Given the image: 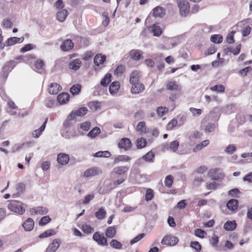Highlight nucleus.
<instances>
[{
  "label": "nucleus",
  "mask_w": 252,
  "mask_h": 252,
  "mask_svg": "<svg viewBox=\"0 0 252 252\" xmlns=\"http://www.w3.org/2000/svg\"><path fill=\"white\" fill-rule=\"evenodd\" d=\"M25 206H26V205L21 202L17 200H13L9 203L8 208L12 212L19 215H22L25 213L26 210Z\"/></svg>",
  "instance_id": "nucleus-1"
},
{
  "label": "nucleus",
  "mask_w": 252,
  "mask_h": 252,
  "mask_svg": "<svg viewBox=\"0 0 252 252\" xmlns=\"http://www.w3.org/2000/svg\"><path fill=\"white\" fill-rule=\"evenodd\" d=\"M88 112V109L86 107H83L79 108L74 111H73L68 116V119L64 123V126H69L70 125V121L72 120H74L73 119L75 118L77 116L82 117L84 116L87 114Z\"/></svg>",
  "instance_id": "nucleus-2"
},
{
  "label": "nucleus",
  "mask_w": 252,
  "mask_h": 252,
  "mask_svg": "<svg viewBox=\"0 0 252 252\" xmlns=\"http://www.w3.org/2000/svg\"><path fill=\"white\" fill-rule=\"evenodd\" d=\"M178 6L179 8L180 14L182 17H186L190 12V5L187 0H178Z\"/></svg>",
  "instance_id": "nucleus-3"
},
{
  "label": "nucleus",
  "mask_w": 252,
  "mask_h": 252,
  "mask_svg": "<svg viewBox=\"0 0 252 252\" xmlns=\"http://www.w3.org/2000/svg\"><path fill=\"white\" fill-rule=\"evenodd\" d=\"M101 170L98 167H93L87 169L84 172L83 177L85 178H91L94 176L101 174Z\"/></svg>",
  "instance_id": "nucleus-4"
},
{
  "label": "nucleus",
  "mask_w": 252,
  "mask_h": 252,
  "mask_svg": "<svg viewBox=\"0 0 252 252\" xmlns=\"http://www.w3.org/2000/svg\"><path fill=\"white\" fill-rule=\"evenodd\" d=\"M179 240L177 237L169 235L163 237L161 241V243L163 245L169 246H174L178 242Z\"/></svg>",
  "instance_id": "nucleus-5"
},
{
  "label": "nucleus",
  "mask_w": 252,
  "mask_h": 252,
  "mask_svg": "<svg viewBox=\"0 0 252 252\" xmlns=\"http://www.w3.org/2000/svg\"><path fill=\"white\" fill-rule=\"evenodd\" d=\"M93 239L99 245L106 246L107 245V240L103 234L100 235L98 232L94 233L93 235Z\"/></svg>",
  "instance_id": "nucleus-6"
},
{
  "label": "nucleus",
  "mask_w": 252,
  "mask_h": 252,
  "mask_svg": "<svg viewBox=\"0 0 252 252\" xmlns=\"http://www.w3.org/2000/svg\"><path fill=\"white\" fill-rule=\"evenodd\" d=\"M48 212L47 208L44 207L38 206L32 208L30 210V212L32 215H44Z\"/></svg>",
  "instance_id": "nucleus-7"
},
{
  "label": "nucleus",
  "mask_w": 252,
  "mask_h": 252,
  "mask_svg": "<svg viewBox=\"0 0 252 252\" xmlns=\"http://www.w3.org/2000/svg\"><path fill=\"white\" fill-rule=\"evenodd\" d=\"M17 64V62L14 61H10L7 62L3 67V76L6 78L8 71L11 70Z\"/></svg>",
  "instance_id": "nucleus-8"
},
{
  "label": "nucleus",
  "mask_w": 252,
  "mask_h": 252,
  "mask_svg": "<svg viewBox=\"0 0 252 252\" xmlns=\"http://www.w3.org/2000/svg\"><path fill=\"white\" fill-rule=\"evenodd\" d=\"M147 28L155 36H159L162 33V29L158 24H154Z\"/></svg>",
  "instance_id": "nucleus-9"
},
{
  "label": "nucleus",
  "mask_w": 252,
  "mask_h": 252,
  "mask_svg": "<svg viewBox=\"0 0 252 252\" xmlns=\"http://www.w3.org/2000/svg\"><path fill=\"white\" fill-rule=\"evenodd\" d=\"M69 160V156L64 153L59 154L57 156V161L61 165L67 164Z\"/></svg>",
  "instance_id": "nucleus-10"
},
{
  "label": "nucleus",
  "mask_w": 252,
  "mask_h": 252,
  "mask_svg": "<svg viewBox=\"0 0 252 252\" xmlns=\"http://www.w3.org/2000/svg\"><path fill=\"white\" fill-rule=\"evenodd\" d=\"M74 47V44L70 39L64 40L60 46V49L63 51H68Z\"/></svg>",
  "instance_id": "nucleus-11"
},
{
  "label": "nucleus",
  "mask_w": 252,
  "mask_h": 252,
  "mask_svg": "<svg viewBox=\"0 0 252 252\" xmlns=\"http://www.w3.org/2000/svg\"><path fill=\"white\" fill-rule=\"evenodd\" d=\"M132 87L131 89V92L133 94H137L142 92L144 89V85L140 82L136 83L135 84H131Z\"/></svg>",
  "instance_id": "nucleus-12"
},
{
  "label": "nucleus",
  "mask_w": 252,
  "mask_h": 252,
  "mask_svg": "<svg viewBox=\"0 0 252 252\" xmlns=\"http://www.w3.org/2000/svg\"><path fill=\"white\" fill-rule=\"evenodd\" d=\"M120 148L124 149L125 150H129L131 147V143L130 140L127 138H122L118 143Z\"/></svg>",
  "instance_id": "nucleus-13"
},
{
  "label": "nucleus",
  "mask_w": 252,
  "mask_h": 252,
  "mask_svg": "<svg viewBox=\"0 0 252 252\" xmlns=\"http://www.w3.org/2000/svg\"><path fill=\"white\" fill-rule=\"evenodd\" d=\"M166 89L169 91H178L181 90L182 87L180 85L174 81H171L166 84Z\"/></svg>",
  "instance_id": "nucleus-14"
},
{
  "label": "nucleus",
  "mask_w": 252,
  "mask_h": 252,
  "mask_svg": "<svg viewBox=\"0 0 252 252\" xmlns=\"http://www.w3.org/2000/svg\"><path fill=\"white\" fill-rule=\"evenodd\" d=\"M141 72L138 70L133 71L129 78V82L131 84H135L136 83H139V79L141 77Z\"/></svg>",
  "instance_id": "nucleus-15"
},
{
  "label": "nucleus",
  "mask_w": 252,
  "mask_h": 252,
  "mask_svg": "<svg viewBox=\"0 0 252 252\" xmlns=\"http://www.w3.org/2000/svg\"><path fill=\"white\" fill-rule=\"evenodd\" d=\"M60 245V241L59 239H54L52 243L48 247L46 252H55Z\"/></svg>",
  "instance_id": "nucleus-16"
},
{
  "label": "nucleus",
  "mask_w": 252,
  "mask_h": 252,
  "mask_svg": "<svg viewBox=\"0 0 252 252\" xmlns=\"http://www.w3.org/2000/svg\"><path fill=\"white\" fill-rule=\"evenodd\" d=\"M81 65V61L79 59H77L71 61L68 64V67L70 69L76 71L80 68Z\"/></svg>",
  "instance_id": "nucleus-17"
},
{
  "label": "nucleus",
  "mask_w": 252,
  "mask_h": 252,
  "mask_svg": "<svg viewBox=\"0 0 252 252\" xmlns=\"http://www.w3.org/2000/svg\"><path fill=\"white\" fill-rule=\"evenodd\" d=\"M24 40L23 37H12L8 38L5 43V45L12 46L16 43H22Z\"/></svg>",
  "instance_id": "nucleus-18"
},
{
  "label": "nucleus",
  "mask_w": 252,
  "mask_h": 252,
  "mask_svg": "<svg viewBox=\"0 0 252 252\" xmlns=\"http://www.w3.org/2000/svg\"><path fill=\"white\" fill-rule=\"evenodd\" d=\"M62 87L58 83H51L49 87L48 91L50 94H56L61 90Z\"/></svg>",
  "instance_id": "nucleus-19"
},
{
  "label": "nucleus",
  "mask_w": 252,
  "mask_h": 252,
  "mask_svg": "<svg viewBox=\"0 0 252 252\" xmlns=\"http://www.w3.org/2000/svg\"><path fill=\"white\" fill-rule=\"evenodd\" d=\"M68 15V12L66 9H60L57 12V19L61 22H63Z\"/></svg>",
  "instance_id": "nucleus-20"
},
{
  "label": "nucleus",
  "mask_w": 252,
  "mask_h": 252,
  "mask_svg": "<svg viewBox=\"0 0 252 252\" xmlns=\"http://www.w3.org/2000/svg\"><path fill=\"white\" fill-rule=\"evenodd\" d=\"M58 102L61 104H65L69 101V95L67 93H63L58 95L57 97Z\"/></svg>",
  "instance_id": "nucleus-21"
},
{
  "label": "nucleus",
  "mask_w": 252,
  "mask_h": 252,
  "mask_svg": "<svg viewBox=\"0 0 252 252\" xmlns=\"http://www.w3.org/2000/svg\"><path fill=\"white\" fill-rule=\"evenodd\" d=\"M23 226L27 231L32 230L34 226V221L31 218H28L23 224Z\"/></svg>",
  "instance_id": "nucleus-22"
},
{
  "label": "nucleus",
  "mask_w": 252,
  "mask_h": 252,
  "mask_svg": "<svg viewBox=\"0 0 252 252\" xmlns=\"http://www.w3.org/2000/svg\"><path fill=\"white\" fill-rule=\"evenodd\" d=\"M153 15L155 17H162L165 15V10L160 6H157L153 10Z\"/></svg>",
  "instance_id": "nucleus-23"
},
{
  "label": "nucleus",
  "mask_w": 252,
  "mask_h": 252,
  "mask_svg": "<svg viewBox=\"0 0 252 252\" xmlns=\"http://www.w3.org/2000/svg\"><path fill=\"white\" fill-rule=\"evenodd\" d=\"M8 106V112L11 115H15L17 114V112L15 110L17 109V106L15 105L14 102L11 100H9L7 101Z\"/></svg>",
  "instance_id": "nucleus-24"
},
{
  "label": "nucleus",
  "mask_w": 252,
  "mask_h": 252,
  "mask_svg": "<svg viewBox=\"0 0 252 252\" xmlns=\"http://www.w3.org/2000/svg\"><path fill=\"white\" fill-rule=\"evenodd\" d=\"M130 58L135 61H139L141 58V51L138 50H132L129 52Z\"/></svg>",
  "instance_id": "nucleus-25"
},
{
  "label": "nucleus",
  "mask_w": 252,
  "mask_h": 252,
  "mask_svg": "<svg viewBox=\"0 0 252 252\" xmlns=\"http://www.w3.org/2000/svg\"><path fill=\"white\" fill-rule=\"evenodd\" d=\"M226 206L231 211H235L238 208V200L235 199H231L228 201Z\"/></svg>",
  "instance_id": "nucleus-26"
},
{
  "label": "nucleus",
  "mask_w": 252,
  "mask_h": 252,
  "mask_svg": "<svg viewBox=\"0 0 252 252\" xmlns=\"http://www.w3.org/2000/svg\"><path fill=\"white\" fill-rule=\"evenodd\" d=\"M236 223L235 221H227L223 225V228L227 231H232L236 227Z\"/></svg>",
  "instance_id": "nucleus-27"
},
{
  "label": "nucleus",
  "mask_w": 252,
  "mask_h": 252,
  "mask_svg": "<svg viewBox=\"0 0 252 252\" xmlns=\"http://www.w3.org/2000/svg\"><path fill=\"white\" fill-rule=\"evenodd\" d=\"M209 143V140H205L200 143L196 145L194 147V148L192 149V151L194 153H197L198 151H200L202 149H203L204 147L207 146Z\"/></svg>",
  "instance_id": "nucleus-28"
},
{
  "label": "nucleus",
  "mask_w": 252,
  "mask_h": 252,
  "mask_svg": "<svg viewBox=\"0 0 252 252\" xmlns=\"http://www.w3.org/2000/svg\"><path fill=\"white\" fill-rule=\"evenodd\" d=\"M154 154L152 152H149L145 155L143 156L141 158L139 159L137 162H140L142 159H144L146 161L153 162H154Z\"/></svg>",
  "instance_id": "nucleus-29"
},
{
  "label": "nucleus",
  "mask_w": 252,
  "mask_h": 252,
  "mask_svg": "<svg viewBox=\"0 0 252 252\" xmlns=\"http://www.w3.org/2000/svg\"><path fill=\"white\" fill-rule=\"evenodd\" d=\"M116 234V228L115 226L108 227L105 231V235L109 238H112L115 237Z\"/></svg>",
  "instance_id": "nucleus-30"
},
{
  "label": "nucleus",
  "mask_w": 252,
  "mask_h": 252,
  "mask_svg": "<svg viewBox=\"0 0 252 252\" xmlns=\"http://www.w3.org/2000/svg\"><path fill=\"white\" fill-rule=\"evenodd\" d=\"M128 170V167L119 166L116 167L113 169V172L118 175H124Z\"/></svg>",
  "instance_id": "nucleus-31"
},
{
  "label": "nucleus",
  "mask_w": 252,
  "mask_h": 252,
  "mask_svg": "<svg viewBox=\"0 0 252 252\" xmlns=\"http://www.w3.org/2000/svg\"><path fill=\"white\" fill-rule=\"evenodd\" d=\"M119 88V83L118 82H114L109 87V92L112 94H114L118 92Z\"/></svg>",
  "instance_id": "nucleus-32"
},
{
  "label": "nucleus",
  "mask_w": 252,
  "mask_h": 252,
  "mask_svg": "<svg viewBox=\"0 0 252 252\" xmlns=\"http://www.w3.org/2000/svg\"><path fill=\"white\" fill-rule=\"evenodd\" d=\"M106 214L105 209L103 207H101L95 213V216L98 220H103L105 218Z\"/></svg>",
  "instance_id": "nucleus-33"
},
{
  "label": "nucleus",
  "mask_w": 252,
  "mask_h": 252,
  "mask_svg": "<svg viewBox=\"0 0 252 252\" xmlns=\"http://www.w3.org/2000/svg\"><path fill=\"white\" fill-rule=\"evenodd\" d=\"M106 57L100 54L96 55L94 58V63L97 66L102 64L105 61Z\"/></svg>",
  "instance_id": "nucleus-34"
},
{
  "label": "nucleus",
  "mask_w": 252,
  "mask_h": 252,
  "mask_svg": "<svg viewBox=\"0 0 252 252\" xmlns=\"http://www.w3.org/2000/svg\"><path fill=\"white\" fill-rule=\"evenodd\" d=\"M34 66L36 71L41 73L44 70V62L42 60H38L35 62Z\"/></svg>",
  "instance_id": "nucleus-35"
},
{
  "label": "nucleus",
  "mask_w": 252,
  "mask_h": 252,
  "mask_svg": "<svg viewBox=\"0 0 252 252\" xmlns=\"http://www.w3.org/2000/svg\"><path fill=\"white\" fill-rule=\"evenodd\" d=\"M56 232L53 229H49L42 233L39 235V238H43L49 236L54 235Z\"/></svg>",
  "instance_id": "nucleus-36"
},
{
  "label": "nucleus",
  "mask_w": 252,
  "mask_h": 252,
  "mask_svg": "<svg viewBox=\"0 0 252 252\" xmlns=\"http://www.w3.org/2000/svg\"><path fill=\"white\" fill-rule=\"evenodd\" d=\"M81 86L79 84H75L70 89V92L73 95L78 94L81 90Z\"/></svg>",
  "instance_id": "nucleus-37"
},
{
  "label": "nucleus",
  "mask_w": 252,
  "mask_h": 252,
  "mask_svg": "<svg viewBox=\"0 0 252 252\" xmlns=\"http://www.w3.org/2000/svg\"><path fill=\"white\" fill-rule=\"evenodd\" d=\"M223 37L220 34H214L211 36V41L215 43H220Z\"/></svg>",
  "instance_id": "nucleus-38"
},
{
  "label": "nucleus",
  "mask_w": 252,
  "mask_h": 252,
  "mask_svg": "<svg viewBox=\"0 0 252 252\" xmlns=\"http://www.w3.org/2000/svg\"><path fill=\"white\" fill-rule=\"evenodd\" d=\"M147 143V142L145 139L143 138H140L137 139L136 140V146L138 148H142L146 146Z\"/></svg>",
  "instance_id": "nucleus-39"
},
{
  "label": "nucleus",
  "mask_w": 252,
  "mask_h": 252,
  "mask_svg": "<svg viewBox=\"0 0 252 252\" xmlns=\"http://www.w3.org/2000/svg\"><path fill=\"white\" fill-rule=\"evenodd\" d=\"M177 126H178V121L176 119H173L168 123L166 128L167 130H172Z\"/></svg>",
  "instance_id": "nucleus-40"
},
{
  "label": "nucleus",
  "mask_w": 252,
  "mask_h": 252,
  "mask_svg": "<svg viewBox=\"0 0 252 252\" xmlns=\"http://www.w3.org/2000/svg\"><path fill=\"white\" fill-rule=\"evenodd\" d=\"M111 75L107 74L102 79L100 84L103 86H106L111 82Z\"/></svg>",
  "instance_id": "nucleus-41"
},
{
  "label": "nucleus",
  "mask_w": 252,
  "mask_h": 252,
  "mask_svg": "<svg viewBox=\"0 0 252 252\" xmlns=\"http://www.w3.org/2000/svg\"><path fill=\"white\" fill-rule=\"evenodd\" d=\"M146 124L144 122H141L139 123L136 126V130L140 133L146 132Z\"/></svg>",
  "instance_id": "nucleus-42"
},
{
  "label": "nucleus",
  "mask_w": 252,
  "mask_h": 252,
  "mask_svg": "<svg viewBox=\"0 0 252 252\" xmlns=\"http://www.w3.org/2000/svg\"><path fill=\"white\" fill-rule=\"evenodd\" d=\"M210 90L218 93H223L224 92L225 87L222 85H215L211 87Z\"/></svg>",
  "instance_id": "nucleus-43"
},
{
  "label": "nucleus",
  "mask_w": 252,
  "mask_h": 252,
  "mask_svg": "<svg viewBox=\"0 0 252 252\" xmlns=\"http://www.w3.org/2000/svg\"><path fill=\"white\" fill-rule=\"evenodd\" d=\"M111 247L116 249H121L122 247V244L116 239H113L110 243Z\"/></svg>",
  "instance_id": "nucleus-44"
},
{
  "label": "nucleus",
  "mask_w": 252,
  "mask_h": 252,
  "mask_svg": "<svg viewBox=\"0 0 252 252\" xmlns=\"http://www.w3.org/2000/svg\"><path fill=\"white\" fill-rule=\"evenodd\" d=\"M110 156H111L110 153L107 151H99V152L96 153L94 155V157H98V158H100V157L108 158Z\"/></svg>",
  "instance_id": "nucleus-45"
},
{
  "label": "nucleus",
  "mask_w": 252,
  "mask_h": 252,
  "mask_svg": "<svg viewBox=\"0 0 252 252\" xmlns=\"http://www.w3.org/2000/svg\"><path fill=\"white\" fill-rule=\"evenodd\" d=\"M89 107L93 111H96L100 109V103L97 101H93L89 103Z\"/></svg>",
  "instance_id": "nucleus-46"
},
{
  "label": "nucleus",
  "mask_w": 252,
  "mask_h": 252,
  "mask_svg": "<svg viewBox=\"0 0 252 252\" xmlns=\"http://www.w3.org/2000/svg\"><path fill=\"white\" fill-rule=\"evenodd\" d=\"M173 182V177L172 175H168L165 179V186L168 188H170Z\"/></svg>",
  "instance_id": "nucleus-47"
},
{
  "label": "nucleus",
  "mask_w": 252,
  "mask_h": 252,
  "mask_svg": "<svg viewBox=\"0 0 252 252\" xmlns=\"http://www.w3.org/2000/svg\"><path fill=\"white\" fill-rule=\"evenodd\" d=\"M100 132V129L97 127H95L93 129H92L88 133V136L89 137H90L91 138H94L95 137V136L99 133Z\"/></svg>",
  "instance_id": "nucleus-48"
},
{
  "label": "nucleus",
  "mask_w": 252,
  "mask_h": 252,
  "mask_svg": "<svg viewBox=\"0 0 252 252\" xmlns=\"http://www.w3.org/2000/svg\"><path fill=\"white\" fill-rule=\"evenodd\" d=\"M51 220V218L49 216H46L42 217L39 222V225H44L49 222Z\"/></svg>",
  "instance_id": "nucleus-49"
},
{
  "label": "nucleus",
  "mask_w": 252,
  "mask_h": 252,
  "mask_svg": "<svg viewBox=\"0 0 252 252\" xmlns=\"http://www.w3.org/2000/svg\"><path fill=\"white\" fill-rule=\"evenodd\" d=\"M241 192L238 189H233L228 191V194L236 198L239 197Z\"/></svg>",
  "instance_id": "nucleus-50"
},
{
  "label": "nucleus",
  "mask_w": 252,
  "mask_h": 252,
  "mask_svg": "<svg viewBox=\"0 0 252 252\" xmlns=\"http://www.w3.org/2000/svg\"><path fill=\"white\" fill-rule=\"evenodd\" d=\"M190 246L192 249H195L197 252H200L201 250V246L196 241L191 242L190 244Z\"/></svg>",
  "instance_id": "nucleus-51"
},
{
  "label": "nucleus",
  "mask_w": 252,
  "mask_h": 252,
  "mask_svg": "<svg viewBox=\"0 0 252 252\" xmlns=\"http://www.w3.org/2000/svg\"><path fill=\"white\" fill-rule=\"evenodd\" d=\"M130 159L129 157L125 155L119 156L117 157L114 160L115 163H117L120 161H128Z\"/></svg>",
  "instance_id": "nucleus-52"
},
{
  "label": "nucleus",
  "mask_w": 252,
  "mask_h": 252,
  "mask_svg": "<svg viewBox=\"0 0 252 252\" xmlns=\"http://www.w3.org/2000/svg\"><path fill=\"white\" fill-rule=\"evenodd\" d=\"M241 46L240 44L238 45L235 48H228L227 49L228 52H230L234 55L238 54L240 51Z\"/></svg>",
  "instance_id": "nucleus-53"
},
{
  "label": "nucleus",
  "mask_w": 252,
  "mask_h": 252,
  "mask_svg": "<svg viewBox=\"0 0 252 252\" xmlns=\"http://www.w3.org/2000/svg\"><path fill=\"white\" fill-rule=\"evenodd\" d=\"M94 193H91L86 195L82 202V204L84 205L88 204L91 200H92L94 198Z\"/></svg>",
  "instance_id": "nucleus-54"
},
{
  "label": "nucleus",
  "mask_w": 252,
  "mask_h": 252,
  "mask_svg": "<svg viewBox=\"0 0 252 252\" xmlns=\"http://www.w3.org/2000/svg\"><path fill=\"white\" fill-rule=\"evenodd\" d=\"M154 196L153 190L150 189H148L146 190V193L145 196V200L147 201L152 200Z\"/></svg>",
  "instance_id": "nucleus-55"
},
{
  "label": "nucleus",
  "mask_w": 252,
  "mask_h": 252,
  "mask_svg": "<svg viewBox=\"0 0 252 252\" xmlns=\"http://www.w3.org/2000/svg\"><path fill=\"white\" fill-rule=\"evenodd\" d=\"M168 109L166 107H159L157 109V112L159 117H162L167 112Z\"/></svg>",
  "instance_id": "nucleus-56"
},
{
  "label": "nucleus",
  "mask_w": 252,
  "mask_h": 252,
  "mask_svg": "<svg viewBox=\"0 0 252 252\" xmlns=\"http://www.w3.org/2000/svg\"><path fill=\"white\" fill-rule=\"evenodd\" d=\"M35 46L33 45L32 44H28L23 46L21 49L20 52L22 53H25L27 51H30L32 49H34Z\"/></svg>",
  "instance_id": "nucleus-57"
},
{
  "label": "nucleus",
  "mask_w": 252,
  "mask_h": 252,
  "mask_svg": "<svg viewBox=\"0 0 252 252\" xmlns=\"http://www.w3.org/2000/svg\"><path fill=\"white\" fill-rule=\"evenodd\" d=\"M236 150V149L234 145H229L226 148L224 151L227 154H232Z\"/></svg>",
  "instance_id": "nucleus-58"
},
{
  "label": "nucleus",
  "mask_w": 252,
  "mask_h": 252,
  "mask_svg": "<svg viewBox=\"0 0 252 252\" xmlns=\"http://www.w3.org/2000/svg\"><path fill=\"white\" fill-rule=\"evenodd\" d=\"M125 70V66L123 65H120L117 66L114 71L115 74L117 76L121 75Z\"/></svg>",
  "instance_id": "nucleus-59"
},
{
  "label": "nucleus",
  "mask_w": 252,
  "mask_h": 252,
  "mask_svg": "<svg viewBox=\"0 0 252 252\" xmlns=\"http://www.w3.org/2000/svg\"><path fill=\"white\" fill-rule=\"evenodd\" d=\"M179 147V142L177 140H175L170 143V149L173 152L177 151Z\"/></svg>",
  "instance_id": "nucleus-60"
},
{
  "label": "nucleus",
  "mask_w": 252,
  "mask_h": 252,
  "mask_svg": "<svg viewBox=\"0 0 252 252\" xmlns=\"http://www.w3.org/2000/svg\"><path fill=\"white\" fill-rule=\"evenodd\" d=\"M91 124L89 122H85L80 124V128L84 131H88L90 128Z\"/></svg>",
  "instance_id": "nucleus-61"
},
{
  "label": "nucleus",
  "mask_w": 252,
  "mask_h": 252,
  "mask_svg": "<svg viewBox=\"0 0 252 252\" xmlns=\"http://www.w3.org/2000/svg\"><path fill=\"white\" fill-rule=\"evenodd\" d=\"M82 230L84 233L89 234L94 231V228L89 225L84 224L82 226Z\"/></svg>",
  "instance_id": "nucleus-62"
},
{
  "label": "nucleus",
  "mask_w": 252,
  "mask_h": 252,
  "mask_svg": "<svg viewBox=\"0 0 252 252\" xmlns=\"http://www.w3.org/2000/svg\"><path fill=\"white\" fill-rule=\"evenodd\" d=\"M102 16L104 19L102 21V25L106 27L109 23V18L108 17V14L107 12H104L102 13Z\"/></svg>",
  "instance_id": "nucleus-63"
},
{
  "label": "nucleus",
  "mask_w": 252,
  "mask_h": 252,
  "mask_svg": "<svg viewBox=\"0 0 252 252\" xmlns=\"http://www.w3.org/2000/svg\"><path fill=\"white\" fill-rule=\"evenodd\" d=\"M2 25L5 28H10L12 27V23L10 19L6 18L3 20Z\"/></svg>",
  "instance_id": "nucleus-64"
}]
</instances>
